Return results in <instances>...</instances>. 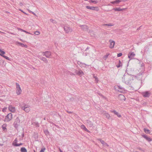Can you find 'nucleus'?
<instances>
[{
	"instance_id": "f257e3e1",
	"label": "nucleus",
	"mask_w": 152,
	"mask_h": 152,
	"mask_svg": "<svg viewBox=\"0 0 152 152\" xmlns=\"http://www.w3.org/2000/svg\"><path fill=\"white\" fill-rule=\"evenodd\" d=\"M16 93L17 95L21 94L22 90L20 85L17 83H16Z\"/></svg>"
},
{
	"instance_id": "f03ea898",
	"label": "nucleus",
	"mask_w": 152,
	"mask_h": 152,
	"mask_svg": "<svg viewBox=\"0 0 152 152\" xmlns=\"http://www.w3.org/2000/svg\"><path fill=\"white\" fill-rule=\"evenodd\" d=\"M64 30L65 33L69 34L72 31V28L70 27L66 26L64 27Z\"/></svg>"
},
{
	"instance_id": "7ed1b4c3",
	"label": "nucleus",
	"mask_w": 152,
	"mask_h": 152,
	"mask_svg": "<svg viewBox=\"0 0 152 152\" xmlns=\"http://www.w3.org/2000/svg\"><path fill=\"white\" fill-rule=\"evenodd\" d=\"M12 118V115L11 113H9L5 117L4 121L6 122H8L11 120Z\"/></svg>"
},
{
	"instance_id": "20e7f679",
	"label": "nucleus",
	"mask_w": 152,
	"mask_h": 152,
	"mask_svg": "<svg viewBox=\"0 0 152 152\" xmlns=\"http://www.w3.org/2000/svg\"><path fill=\"white\" fill-rule=\"evenodd\" d=\"M42 55L46 58H50L51 57V53L50 51H46L42 53Z\"/></svg>"
},
{
	"instance_id": "39448f33",
	"label": "nucleus",
	"mask_w": 152,
	"mask_h": 152,
	"mask_svg": "<svg viewBox=\"0 0 152 152\" xmlns=\"http://www.w3.org/2000/svg\"><path fill=\"white\" fill-rule=\"evenodd\" d=\"M21 109L27 113H28L30 110V106L26 105L21 107Z\"/></svg>"
},
{
	"instance_id": "423d86ee",
	"label": "nucleus",
	"mask_w": 152,
	"mask_h": 152,
	"mask_svg": "<svg viewBox=\"0 0 152 152\" xmlns=\"http://www.w3.org/2000/svg\"><path fill=\"white\" fill-rule=\"evenodd\" d=\"M0 56L4 57L6 59L10 60V59L9 57L7 56H5L4 55L5 54V53L4 51L2 50L1 49H0Z\"/></svg>"
},
{
	"instance_id": "0eeeda50",
	"label": "nucleus",
	"mask_w": 152,
	"mask_h": 152,
	"mask_svg": "<svg viewBox=\"0 0 152 152\" xmlns=\"http://www.w3.org/2000/svg\"><path fill=\"white\" fill-rule=\"evenodd\" d=\"M110 42L109 47L110 48H114L115 45V42L112 39H110L109 41Z\"/></svg>"
},
{
	"instance_id": "6e6552de",
	"label": "nucleus",
	"mask_w": 152,
	"mask_h": 152,
	"mask_svg": "<svg viewBox=\"0 0 152 152\" xmlns=\"http://www.w3.org/2000/svg\"><path fill=\"white\" fill-rule=\"evenodd\" d=\"M142 95L144 97H148L151 94V93L149 91H145L142 93Z\"/></svg>"
},
{
	"instance_id": "1a4fd4ad",
	"label": "nucleus",
	"mask_w": 152,
	"mask_h": 152,
	"mask_svg": "<svg viewBox=\"0 0 152 152\" xmlns=\"http://www.w3.org/2000/svg\"><path fill=\"white\" fill-rule=\"evenodd\" d=\"M142 136L148 142H150L152 140V139L146 135L143 134L142 135Z\"/></svg>"
},
{
	"instance_id": "9d476101",
	"label": "nucleus",
	"mask_w": 152,
	"mask_h": 152,
	"mask_svg": "<svg viewBox=\"0 0 152 152\" xmlns=\"http://www.w3.org/2000/svg\"><path fill=\"white\" fill-rule=\"evenodd\" d=\"M86 8L92 10H95L98 11L99 10V8L97 7H90L89 6H86Z\"/></svg>"
},
{
	"instance_id": "9b49d317",
	"label": "nucleus",
	"mask_w": 152,
	"mask_h": 152,
	"mask_svg": "<svg viewBox=\"0 0 152 152\" xmlns=\"http://www.w3.org/2000/svg\"><path fill=\"white\" fill-rule=\"evenodd\" d=\"M9 110L11 112L14 113L15 111V107L12 105L9 106Z\"/></svg>"
},
{
	"instance_id": "f8f14e48",
	"label": "nucleus",
	"mask_w": 152,
	"mask_h": 152,
	"mask_svg": "<svg viewBox=\"0 0 152 152\" xmlns=\"http://www.w3.org/2000/svg\"><path fill=\"white\" fill-rule=\"evenodd\" d=\"M135 55L134 52H130L128 54V57L129 58L134 57Z\"/></svg>"
},
{
	"instance_id": "ddd939ff",
	"label": "nucleus",
	"mask_w": 152,
	"mask_h": 152,
	"mask_svg": "<svg viewBox=\"0 0 152 152\" xmlns=\"http://www.w3.org/2000/svg\"><path fill=\"white\" fill-rule=\"evenodd\" d=\"M121 1V0H116L114 1H112L111 3L114 4H119Z\"/></svg>"
},
{
	"instance_id": "4468645a",
	"label": "nucleus",
	"mask_w": 152,
	"mask_h": 152,
	"mask_svg": "<svg viewBox=\"0 0 152 152\" xmlns=\"http://www.w3.org/2000/svg\"><path fill=\"white\" fill-rule=\"evenodd\" d=\"M76 74L77 75H78L80 76H81L84 75V73L82 70H80L78 71H77V72Z\"/></svg>"
},
{
	"instance_id": "2eb2a0df",
	"label": "nucleus",
	"mask_w": 152,
	"mask_h": 152,
	"mask_svg": "<svg viewBox=\"0 0 152 152\" xmlns=\"http://www.w3.org/2000/svg\"><path fill=\"white\" fill-rule=\"evenodd\" d=\"M111 112L114 113L115 114L117 115V116L119 117H121V115L119 114V113L117 112L115 110H113V111H111Z\"/></svg>"
},
{
	"instance_id": "dca6fc26",
	"label": "nucleus",
	"mask_w": 152,
	"mask_h": 152,
	"mask_svg": "<svg viewBox=\"0 0 152 152\" xmlns=\"http://www.w3.org/2000/svg\"><path fill=\"white\" fill-rule=\"evenodd\" d=\"M18 43L22 47H25L26 48H27V45H25L23 43L19 42H18Z\"/></svg>"
},
{
	"instance_id": "f3484780",
	"label": "nucleus",
	"mask_w": 152,
	"mask_h": 152,
	"mask_svg": "<svg viewBox=\"0 0 152 152\" xmlns=\"http://www.w3.org/2000/svg\"><path fill=\"white\" fill-rule=\"evenodd\" d=\"M81 128L83 129L86 131L87 132H89L88 130L86 128L85 126L84 125H82L81 126Z\"/></svg>"
},
{
	"instance_id": "a211bd4d",
	"label": "nucleus",
	"mask_w": 152,
	"mask_h": 152,
	"mask_svg": "<svg viewBox=\"0 0 152 152\" xmlns=\"http://www.w3.org/2000/svg\"><path fill=\"white\" fill-rule=\"evenodd\" d=\"M20 151L21 152H27V150L25 147H22Z\"/></svg>"
},
{
	"instance_id": "6ab92c4d",
	"label": "nucleus",
	"mask_w": 152,
	"mask_h": 152,
	"mask_svg": "<svg viewBox=\"0 0 152 152\" xmlns=\"http://www.w3.org/2000/svg\"><path fill=\"white\" fill-rule=\"evenodd\" d=\"M104 115L106 117V118L108 119H109L110 117V115L107 113L105 112L104 113Z\"/></svg>"
},
{
	"instance_id": "aec40b11",
	"label": "nucleus",
	"mask_w": 152,
	"mask_h": 152,
	"mask_svg": "<svg viewBox=\"0 0 152 152\" xmlns=\"http://www.w3.org/2000/svg\"><path fill=\"white\" fill-rule=\"evenodd\" d=\"M125 9H121L120 8H115L114 9V10L115 11H123L125 10Z\"/></svg>"
},
{
	"instance_id": "412c9836",
	"label": "nucleus",
	"mask_w": 152,
	"mask_h": 152,
	"mask_svg": "<svg viewBox=\"0 0 152 152\" xmlns=\"http://www.w3.org/2000/svg\"><path fill=\"white\" fill-rule=\"evenodd\" d=\"M97 140L98 141H100V142H101L102 144L103 145L104 143V140H102L100 138H97Z\"/></svg>"
},
{
	"instance_id": "4be33fe9",
	"label": "nucleus",
	"mask_w": 152,
	"mask_h": 152,
	"mask_svg": "<svg viewBox=\"0 0 152 152\" xmlns=\"http://www.w3.org/2000/svg\"><path fill=\"white\" fill-rule=\"evenodd\" d=\"M7 125L6 124H4L2 126V128L3 130H5L6 129Z\"/></svg>"
},
{
	"instance_id": "5701e85b",
	"label": "nucleus",
	"mask_w": 152,
	"mask_h": 152,
	"mask_svg": "<svg viewBox=\"0 0 152 152\" xmlns=\"http://www.w3.org/2000/svg\"><path fill=\"white\" fill-rule=\"evenodd\" d=\"M41 59L42 60V61H45V62H47V59L45 58V57H42L41 58Z\"/></svg>"
},
{
	"instance_id": "b1692460",
	"label": "nucleus",
	"mask_w": 152,
	"mask_h": 152,
	"mask_svg": "<svg viewBox=\"0 0 152 152\" xmlns=\"http://www.w3.org/2000/svg\"><path fill=\"white\" fill-rule=\"evenodd\" d=\"M34 33L35 34L38 35L40 34V32L39 31H37L34 32Z\"/></svg>"
},
{
	"instance_id": "393cba45",
	"label": "nucleus",
	"mask_w": 152,
	"mask_h": 152,
	"mask_svg": "<svg viewBox=\"0 0 152 152\" xmlns=\"http://www.w3.org/2000/svg\"><path fill=\"white\" fill-rule=\"evenodd\" d=\"M105 25L107 26H113V25L112 23H109L107 24H105Z\"/></svg>"
},
{
	"instance_id": "a878e982",
	"label": "nucleus",
	"mask_w": 152,
	"mask_h": 152,
	"mask_svg": "<svg viewBox=\"0 0 152 152\" xmlns=\"http://www.w3.org/2000/svg\"><path fill=\"white\" fill-rule=\"evenodd\" d=\"M119 96L120 98H121L122 99H124V100H125V98L124 95H120Z\"/></svg>"
},
{
	"instance_id": "bb28decb",
	"label": "nucleus",
	"mask_w": 152,
	"mask_h": 152,
	"mask_svg": "<svg viewBox=\"0 0 152 152\" xmlns=\"http://www.w3.org/2000/svg\"><path fill=\"white\" fill-rule=\"evenodd\" d=\"M16 144H18V143H17V142H13L12 143V145H13L17 147V146H16Z\"/></svg>"
},
{
	"instance_id": "cd10ccee",
	"label": "nucleus",
	"mask_w": 152,
	"mask_h": 152,
	"mask_svg": "<svg viewBox=\"0 0 152 152\" xmlns=\"http://www.w3.org/2000/svg\"><path fill=\"white\" fill-rule=\"evenodd\" d=\"M144 132L145 133H148L150 132V131L149 130L145 129H144Z\"/></svg>"
},
{
	"instance_id": "c85d7f7f",
	"label": "nucleus",
	"mask_w": 152,
	"mask_h": 152,
	"mask_svg": "<svg viewBox=\"0 0 152 152\" xmlns=\"http://www.w3.org/2000/svg\"><path fill=\"white\" fill-rule=\"evenodd\" d=\"M104 146L109 147V145L106 143L104 142L103 145Z\"/></svg>"
},
{
	"instance_id": "c756f323",
	"label": "nucleus",
	"mask_w": 152,
	"mask_h": 152,
	"mask_svg": "<svg viewBox=\"0 0 152 152\" xmlns=\"http://www.w3.org/2000/svg\"><path fill=\"white\" fill-rule=\"evenodd\" d=\"M138 149L139 150H140L142 151L143 152L144 151V150L143 149H142L140 147H138Z\"/></svg>"
},
{
	"instance_id": "7c9ffc66",
	"label": "nucleus",
	"mask_w": 152,
	"mask_h": 152,
	"mask_svg": "<svg viewBox=\"0 0 152 152\" xmlns=\"http://www.w3.org/2000/svg\"><path fill=\"white\" fill-rule=\"evenodd\" d=\"M45 150V148H42L40 151V152H44V151Z\"/></svg>"
},
{
	"instance_id": "2f4dec72",
	"label": "nucleus",
	"mask_w": 152,
	"mask_h": 152,
	"mask_svg": "<svg viewBox=\"0 0 152 152\" xmlns=\"http://www.w3.org/2000/svg\"><path fill=\"white\" fill-rule=\"evenodd\" d=\"M122 54L121 53H120L118 54L117 56L118 57H120L121 56H122Z\"/></svg>"
},
{
	"instance_id": "473e14b6",
	"label": "nucleus",
	"mask_w": 152,
	"mask_h": 152,
	"mask_svg": "<svg viewBox=\"0 0 152 152\" xmlns=\"http://www.w3.org/2000/svg\"><path fill=\"white\" fill-rule=\"evenodd\" d=\"M7 109V108L6 107H4V108L2 110V111L3 112H5L6 111V110Z\"/></svg>"
},
{
	"instance_id": "72a5a7b5",
	"label": "nucleus",
	"mask_w": 152,
	"mask_h": 152,
	"mask_svg": "<svg viewBox=\"0 0 152 152\" xmlns=\"http://www.w3.org/2000/svg\"><path fill=\"white\" fill-rule=\"evenodd\" d=\"M23 144L22 143H19V144H16V146H20V145H22Z\"/></svg>"
},
{
	"instance_id": "f704fd0d",
	"label": "nucleus",
	"mask_w": 152,
	"mask_h": 152,
	"mask_svg": "<svg viewBox=\"0 0 152 152\" xmlns=\"http://www.w3.org/2000/svg\"><path fill=\"white\" fill-rule=\"evenodd\" d=\"M94 78L96 80V81L97 82L98 81V78L96 77H94Z\"/></svg>"
},
{
	"instance_id": "c9c22d12",
	"label": "nucleus",
	"mask_w": 152,
	"mask_h": 152,
	"mask_svg": "<svg viewBox=\"0 0 152 152\" xmlns=\"http://www.w3.org/2000/svg\"><path fill=\"white\" fill-rule=\"evenodd\" d=\"M25 33H26V34H32L28 31H26V32H25Z\"/></svg>"
},
{
	"instance_id": "e433bc0d",
	"label": "nucleus",
	"mask_w": 152,
	"mask_h": 152,
	"mask_svg": "<svg viewBox=\"0 0 152 152\" xmlns=\"http://www.w3.org/2000/svg\"><path fill=\"white\" fill-rule=\"evenodd\" d=\"M16 121L18 122V123L17 124V125H19V123H20L19 121V120H16Z\"/></svg>"
},
{
	"instance_id": "4c0bfd02",
	"label": "nucleus",
	"mask_w": 152,
	"mask_h": 152,
	"mask_svg": "<svg viewBox=\"0 0 152 152\" xmlns=\"http://www.w3.org/2000/svg\"><path fill=\"white\" fill-rule=\"evenodd\" d=\"M22 137L23 138L24 136V134H22Z\"/></svg>"
},
{
	"instance_id": "58836bf2",
	"label": "nucleus",
	"mask_w": 152,
	"mask_h": 152,
	"mask_svg": "<svg viewBox=\"0 0 152 152\" xmlns=\"http://www.w3.org/2000/svg\"><path fill=\"white\" fill-rule=\"evenodd\" d=\"M17 141H17V139L16 138V139H15V140H14V141L13 142H17Z\"/></svg>"
},
{
	"instance_id": "ea45409f",
	"label": "nucleus",
	"mask_w": 152,
	"mask_h": 152,
	"mask_svg": "<svg viewBox=\"0 0 152 152\" xmlns=\"http://www.w3.org/2000/svg\"><path fill=\"white\" fill-rule=\"evenodd\" d=\"M21 31L25 32L26 31L25 30H24L23 29H22V30H21Z\"/></svg>"
},
{
	"instance_id": "a19ab883",
	"label": "nucleus",
	"mask_w": 152,
	"mask_h": 152,
	"mask_svg": "<svg viewBox=\"0 0 152 152\" xmlns=\"http://www.w3.org/2000/svg\"><path fill=\"white\" fill-rule=\"evenodd\" d=\"M21 31L25 32L26 31L25 30H24L23 29H22V30H21Z\"/></svg>"
},
{
	"instance_id": "79ce46f5",
	"label": "nucleus",
	"mask_w": 152,
	"mask_h": 152,
	"mask_svg": "<svg viewBox=\"0 0 152 152\" xmlns=\"http://www.w3.org/2000/svg\"><path fill=\"white\" fill-rule=\"evenodd\" d=\"M59 150L60 152H63V151L61 150V149L59 148Z\"/></svg>"
},
{
	"instance_id": "37998d69",
	"label": "nucleus",
	"mask_w": 152,
	"mask_h": 152,
	"mask_svg": "<svg viewBox=\"0 0 152 152\" xmlns=\"http://www.w3.org/2000/svg\"><path fill=\"white\" fill-rule=\"evenodd\" d=\"M3 144L0 143V146H3Z\"/></svg>"
},
{
	"instance_id": "c03bdc74",
	"label": "nucleus",
	"mask_w": 152,
	"mask_h": 152,
	"mask_svg": "<svg viewBox=\"0 0 152 152\" xmlns=\"http://www.w3.org/2000/svg\"><path fill=\"white\" fill-rule=\"evenodd\" d=\"M22 29H22L20 28H18V30H19L20 31H21V30H22Z\"/></svg>"
},
{
	"instance_id": "a18cd8bd",
	"label": "nucleus",
	"mask_w": 152,
	"mask_h": 152,
	"mask_svg": "<svg viewBox=\"0 0 152 152\" xmlns=\"http://www.w3.org/2000/svg\"><path fill=\"white\" fill-rule=\"evenodd\" d=\"M120 66H121L120 65H118V66H117V67H118V68H119V67Z\"/></svg>"
},
{
	"instance_id": "49530a36",
	"label": "nucleus",
	"mask_w": 152,
	"mask_h": 152,
	"mask_svg": "<svg viewBox=\"0 0 152 152\" xmlns=\"http://www.w3.org/2000/svg\"><path fill=\"white\" fill-rule=\"evenodd\" d=\"M36 124L37 126H39V125L37 123Z\"/></svg>"
},
{
	"instance_id": "de8ad7c7",
	"label": "nucleus",
	"mask_w": 152,
	"mask_h": 152,
	"mask_svg": "<svg viewBox=\"0 0 152 152\" xmlns=\"http://www.w3.org/2000/svg\"><path fill=\"white\" fill-rule=\"evenodd\" d=\"M23 13H24L25 14H26V15H27L26 13H25V12H23Z\"/></svg>"
},
{
	"instance_id": "09e8293b",
	"label": "nucleus",
	"mask_w": 152,
	"mask_h": 152,
	"mask_svg": "<svg viewBox=\"0 0 152 152\" xmlns=\"http://www.w3.org/2000/svg\"><path fill=\"white\" fill-rule=\"evenodd\" d=\"M19 10L20 11H21L22 12H23V10Z\"/></svg>"
},
{
	"instance_id": "8fccbe9b",
	"label": "nucleus",
	"mask_w": 152,
	"mask_h": 152,
	"mask_svg": "<svg viewBox=\"0 0 152 152\" xmlns=\"http://www.w3.org/2000/svg\"><path fill=\"white\" fill-rule=\"evenodd\" d=\"M127 0H122V1H126Z\"/></svg>"
},
{
	"instance_id": "3c124183",
	"label": "nucleus",
	"mask_w": 152,
	"mask_h": 152,
	"mask_svg": "<svg viewBox=\"0 0 152 152\" xmlns=\"http://www.w3.org/2000/svg\"><path fill=\"white\" fill-rule=\"evenodd\" d=\"M48 134V133H47L46 134V135H48V134Z\"/></svg>"
},
{
	"instance_id": "603ef678",
	"label": "nucleus",
	"mask_w": 152,
	"mask_h": 152,
	"mask_svg": "<svg viewBox=\"0 0 152 152\" xmlns=\"http://www.w3.org/2000/svg\"><path fill=\"white\" fill-rule=\"evenodd\" d=\"M34 152H36L34 150Z\"/></svg>"
},
{
	"instance_id": "864d4df0",
	"label": "nucleus",
	"mask_w": 152,
	"mask_h": 152,
	"mask_svg": "<svg viewBox=\"0 0 152 152\" xmlns=\"http://www.w3.org/2000/svg\"><path fill=\"white\" fill-rule=\"evenodd\" d=\"M14 124H15V125L16 124H15V123Z\"/></svg>"
}]
</instances>
